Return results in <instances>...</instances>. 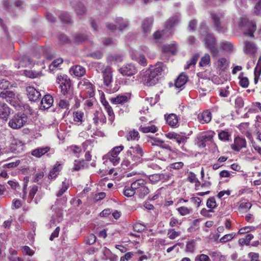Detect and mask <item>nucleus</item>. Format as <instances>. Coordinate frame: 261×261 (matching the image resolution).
Masks as SVG:
<instances>
[{
	"mask_svg": "<svg viewBox=\"0 0 261 261\" xmlns=\"http://www.w3.org/2000/svg\"><path fill=\"white\" fill-rule=\"evenodd\" d=\"M68 181L66 179H65L64 181H62V187L56 194V196L57 197L61 196L64 193V192H65L66 190L68 189Z\"/></svg>",
	"mask_w": 261,
	"mask_h": 261,
	"instance_id": "obj_41",
	"label": "nucleus"
},
{
	"mask_svg": "<svg viewBox=\"0 0 261 261\" xmlns=\"http://www.w3.org/2000/svg\"><path fill=\"white\" fill-rule=\"evenodd\" d=\"M188 180L191 182L195 183L196 187H197L200 184V182L196 178V175L193 173H190L188 177Z\"/></svg>",
	"mask_w": 261,
	"mask_h": 261,
	"instance_id": "obj_57",
	"label": "nucleus"
},
{
	"mask_svg": "<svg viewBox=\"0 0 261 261\" xmlns=\"http://www.w3.org/2000/svg\"><path fill=\"white\" fill-rule=\"evenodd\" d=\"M62 63L63 59L61 58H59L55 60L49 66V70L51 72H53L54 70Z\"/></svg>",
	"mask_w": 261,
	"mask_h": 261,
	"instance_id": "obj_46",
	"label": "nucleus"
},
{
	"mask_svg": "<svg viewBox=\"0 0 261 261\" xmlns=\"http://www.w3.org/2000/svg\"><path fill=\"white\" fill-rule=\"evenodd\" d=\"M179 19L178 16H174L170 17L165 23V29L162 31H156L153 34V38L155 40H159L162 36L168 31H170L179 22Z\"/></svg>",
	"mask_w": 261,
	"mask_h": 261,
	"instance_id": "obj_4",
	"label": "nucleus"
},
{
	"mask_svg": "<svg viewBox=\"0 0 261 261\" xmlns=\"http://www.w3.org/2000/svg\"><path fill=\"white\" fill-rule=\"evenodd\" d=\"M141 162L139 157L126 155L121 163V166L124 169H133Z\"/></svg>",
	"mask_w": 261,
	"mask_h": 261,
	"instance_id": "obj_7",
	"label": "nucleus"
},
{
	"mask_svg": "<svg viewBox=\"0 0 261 261\" xmlns=\"http://www.w3.org/2000/svg\"><path fill=\"white\" fill-rule=\"evenodd\" d=\"M54 99L50 95L44 96L41 101L40 108L41 109H48L53 105Z\"/></svg>",
	"mask_w": 261,
	"mask_h": 261,
	"instance_id": "obj_20",
	"label": "nucleus"
},
{
	"mask_svg": "<svg viewBox=\"0 0 261 261\" xmlns=\"http://www.w3.org/2000/svg\"><path fill=\"white\" fill-rule=\"evenodd\" d=\"M188 76L184 73L180 74L175 81V87L177 88H181L188 81Z\"/></svg>",
	"mask_w": 261,
	"mask_h": 261,
	"instance_id": "obj_30",
	"label": "nucleus"
},
{
	"mask_svg": "<svg viewBox=\"0 0 261 261\" xmlns=\"http://www.w3.org/2000/svg\"><path fill=\"white\" fill-rule=\"evenodd\" d=\"M62 214L60 212L56 215H53L49 223L50 227L55 226L57 223H59L61 220Z\"/></svg>",
	"mask_w": 261,
	"mask_h": 261,
	"instance_id": "obj_37",
	"label": "nucleus"
},
{
	"mask_svg": "<svg viewBox=\"0 0 261 261\" xmlns=\"http://www.w3.org/2000/svg\"><path fill=\"white\" fill-rule=\"evenodd\" d=\"M181 224V220H178L177 218H175V217H172L171 218V219H170V222H169V226L170 227H174V226H176L177 225H180Z\"/></svg>",
	"mask_w": 261,
	"mask_h": 261,
	"instance_id": "obj_59",
	"label": "nucleus"
},
{
	"mask_svg": "<svg viewBox=\"0 0 261 261\" xmlns=\"http://www.w3.org/2000/svg\"><path fill=\"white\" fill-rule=\"evenodd\" d=\"M57 83L60 85L61 92L64 95L70 93L71 81L66 75H60L57 77Z\"/></svg>",
	"mask_w": 261,
	"mask_h": 261,
	"instance_id": "obj_6",
	"label": "nucleus"
},
{
	"mask_svg": "<svg viewBox=\"0 0 261 261\" xmlns=\"http://www.w3.org/2000/svg\"><path fill=\"white\" fill-rule=\"evenodd\" d=\"M195 261H210V259L207 255L201 254L195 257Z\"/></svg>",
	"mask_w": 261,
	"mask_h": 261,
	"instance_id": "obj_64",
	"label": "nucleus"
},
{
	"mask_svg": "<svg viewBox=\"0 0 261 261\" xmlns=\"http://www.w3.org/2000/svg\"><path fill=\"white\" fill-rule=\"evenodd\" d=\"M62 168L61 165L59 164L56 166L50 172L49 174V178L53 179L55 178L59 174V171Z\"/></svg>",
	"mask_w": 261,
	"mask_h": 261,
	"instance_id": "obj_43",
	"label": "nucleus"
},
{
	"mask_svg": "<svg viewBox=\"0 0 261 261\" xmlns=\"http://www.w3.org/2000/svg\"><path fill=\"white\" fill-rule=\"evenodd\" d=\"M139 130L143 132V133H154L158 130V128L154 125H151L150 126H143L141 125L139 128Z\"/></svg>",
	"mask_w": 261,
	"mask_h": 261,
	"instance_id": "obj_35",
	"label": "nucleus"
},
{
	"mask_svg": "<svg viewBox=\"0 0 261 261\" xmlns=\"http://www.w3.org/2000/svg\"><path fill=\"white\" fill-rule=\"evenodd\" d=\"M229 61L225 58H221L216 63L217 68L221 71L225 70L228 67Z\"/></svg>",
	"mask_w": 261,
	"mask_h": 261,
	"instance_id": "obj_31",
	"label": "nucleus"
},
{
	"mask_svg": "<svg viewBox=\"0 0 261 261\" xmlns=\"http://www.w3.org/2000/svg\"><path fill=\"white\" fill-rule=\"evenodd\" d=\"M10 149L13 153H20L23 149V144L21 141L15 140L11 144Z\"/></svg>",
	"mask_w": 261,
	"mask_h": 261,
	"instance_id": "obj_21",
	"label": "nucleus"
},
{
	"mask_svg": "<svg viewBox=\"0 0 261 261\" xmlns=\"http://www.w3.org/2000/svg\"><path fill=\"white\" fill-rule=\"evenodd\" d=\"M129 98V96L128 94H121L118 95L116 97L112 98L111 101L114 104H122L127 102Z\"/></svg>",
	"mask_w": 261,
	"mask_h": 261,
	"instance_id": "obj_28",
	"label": "nucleus"
},
{
	"mask_svg": "<svg viewBox=\"0 0 261 261\" xmlns=\"http://www.w3.org/2000/svg\"><path fill=\"white\" fill-rule=\"evenodd\" d=\"M0 97L11 103L17 98V95L12 91L4 90L0 93Z\"/></svg>",
	"mask_w": 261,
	"mask_h": 261,
	"instance_id": "obj_18",
	"label": "nucleus"
},
{
	"mask_svg": "<svg viewBox=\"0 0 261 261\" xmlns=\"http://www.w3.org/2000/svg\"><path fill=\"white\" fill-rule=\"evenodd\" d=\"M165 136L169 139L174 140L179 144L185 143L187 139V137L182 133L177 134L170 132L166 134Z\"/></svg>",
	"mask_w": 261,
	"mask_h": 261,
	"instance_id": "obj_13",
	"label": "nucleus"
},
{
	"mask_svg": "<svg viewBox=\"0 0 261 261\" xmlns=\"http://www.w3.org/2000/svg\"><path fill=\"white\" fill-rule=\"evenodd\" d=\"M153 19L152 17H147L142 22L141 30L145 34L149 33L151 30Z\"/></svg>",
	"mask_w": 261,
	"mask_h": 261,
	"instance_id": "obj_17",
	"label": "nucleus"
},
{
	"mask_svg": "<svg viewBox=\"0 0 261 261\" xmlns=\"http://www.w3.org/2000/svg\"><path fill=\"white\" fill-rule=\"evenodd\" d=\"M144 184H146L145 181L144 179H139L136 180L131 184V188L135 190L136 193Z\"/></svg>",
	"mask_w": 261,
	"mask_h": 261,
	"instance_id": "obj_36",
	"label": "nucleus"
},
{
	"mask_svg": "<svg viewBox=\"0 0 261 261\" xmlns=\"http://www.w3.org/2000/svg\"><path fill=\"white\" fill-rule=\"evenodd\" d=\"M238 78L239 79V84L242 87L245 88L248 87L249 84V80L247 77L244 76L243 72L240 74Z\"/></svg>",
	"mask_w": 261,
	"mask_h": 261,
	"instance_id": "obj_39",
	"label": "nucleus"
},
{
	"mask_svg": "<svg viewBox=\"0 0 261 261\" xmlns=\"http://www.w3.org/2000/svg\"><path fill=\"white\" fill-rule=\"evenodd\" d=\"M229 88L228 86H226L224 88H221L219 91L220 96L223 97H227L229 94Z\"/></svg>",
	"mask_w": 261,
	"mask_h": 261,
	"instance_id": "obj_61",
	"label": "nucleus"
},
{
	"mask_svg": "<svg viewBox=\"0 0 261 261\" xmlns=\"http://www.w3.org/2000/svg\"><path fill=\"white\" fill-rule=\"evenodd\" d=\"M200 32L201 35H205L203 41L205 47L210 51L214 57L217 56L219 50L217 47L216 39L212 34L207 33L204 23L201 24Z\"/></svg>",
	"mask_w": 261,
	"mask_h": 261,
	"instance_id": "obj_2",
	"label": "nucleus"
},
{
	"mask_svg": "<svg viewBox=\"0 0 261 261\" xmlns=\"http://www.w3.org/2000/svg\"><path fill=\"white\" fill-rule=\"evenodd\" d=\"M246 142L244 138L237 137H236L234 140V143L231 146V148L235 151H239L242 148L245 147Z\"/></svg>",
	"mask_w": 261,
	"mask_h": 261,
	"instance_id": "obj_19",
	"label": "nucleus"
},
{
	"mask_svg": "<svg viewBox=\"0 0 261 261\" xmlns=\"http://www.w3.org/2000/svg\"><path fill=\"white\" fill-rule=\"evenodd\" d=\"M96 236L93 234H90L87 236L85 241L86 244L89 245H92L93 244L96 242Z\"/></svg>",
	"mask_w": 261,
	"mask_h": 261,
	"instance_id": "obj_63",
	"label": "nucleus"
},
{
	"mask_svg": "<svg viewBox=\"0 0 261 261\" xmlns=\"http://www.w3.org/2000/svg\"><path fill=\"white\" fill-rule=\"evenodd\" d=\"M212 18L213 22L217 30L219 32L224 33L226 30V28L221 25L220 19L222 16L221 13H212Z\"/></svg>",
	"mask_w": 261,
	"mask_h": 261,
	"instance_id": "obj_14",
	"label": "nucleus"
},
{
	"mask_svg": "<svg viewBox=\"0 0 261 261\" xmlns=\"http://www.w3.org/2000/svg\"><path fill=\"white\" fill-rule=\"evenodd\" d=\"M144 154V151L142 148L137 144L135 146H131L126 152V155H133L139 157L140 160L142 161V156Z\"/></svg>",
	"mask_w": 261,
	"mask_h": 261,
	"instance_id": "obj_11",
	"label": "nucleus"
},
{
	"mask_svg": "<svg viewBox=\"0 0 261 261\" xmlns=\"http://www.w3.org/2000/svg\"><path fill=\"white\" fill-rule=\"evenodd\" d=\"M94 115L93 120L95 123H98V122H100L104 124L106 122V117L102 112L96 111Z\"/></svg>",
	"mask_w": 261,
	"mask_h": 261,
	"instance_id": "obj_32",
	"label": "nucleus"
},
{
	"mask_svg": "<svg viewBox=\"0 0 261 261\" xmlns=\"http://www.w3.org/2000/svg\"><path fill=\"white\" fill-rule=\"evenodd\" d=\"M215 135V133L214 132L210 131L205 134L199 136L197 139V145L200 147H205L207 142L213 141V137Z\"/></svg>",
	"mask_w": 261,
	"mask_h": 261,
	"instance_id": "obj_9",
	"label": "nucleus"
},
{
	"mask_svg": "<svg viewBox=\"0 0 261 261\" xmlns=\"http://www.w3.org/2000/svg\"><path fill=\"white\" fill-rule=\"evenodd\" d=\"M28 119V116L24 114H15L10 119L8 125L12 129H18L27 123Z\"/></svg>",
	"mask_w": 261,
	"mask_h": 261,
	"instance_id": "obj_3",
	"label": "nucleus"
},
{
	"mask_svg": "<svg viewBox=\"0 0 261 261\" xmlns=\"http://www.w3.org/2000/svg\"><path fill=\"white\" fill-rule=\"evenodd\" d=\"M165 118L167 123L170 126L175 127L178 126V119L176 115L170 114L167 116L165 115Z\"/></svg>",
	"mask_w": 261,
	"mask_h": 261,
	"instance_id": "obj_26",
	"label": "nucleus"
},
{
	"mask_svg": "<svg viewBox=\"0 0 261 261\" xmlns=\"http://www.w3.org/2000/svg\"><path fill=\"white\" fill-rule=\"evenodd\" d=\"M210 63V56L208 54H205L203 56L199 63V65L201 67L206 66Z\"/></svg>",
	"mask_w": 261,
	"mask_h": 261,
	"instance_id": "obj_45",
	"label": "nucleus"
},
{
	"mask_svg": "<svg viewBox=\"0 0 261 261\" xmlns=\"http://www.w3.org/2000/svg\"><path fill=\"white\" fill-rule=\"evenodd\" d=\"M135 193V190L131 188V186L130 187H125L123 191L124 195L127 197H132L134 196Z\"/></svg>",
	"mask_w": 261,
	"mask_h": 261,
	"instance_id": "obj_56",
	"label": "nucleus"
},
{
	"mask_svg": "<svg viewBox=\"0 0 261 261\" xmlns=\"http://www.w3.org/2000/svg\"><path fill=\"white\" fill-rule=\"evenodd\" d=\"M34 64L33 61L27 56H22L18 64L15 63V66L19 68L20 67H30Z\"/></svg>",
	"mask_w": 261,
	"mask_h": 261,
	"instance_id": "obj_22",
	"label": "nucleus"
},
{
	"mask_svg": "<svg viewBox=\"0 0 261 261\" xmlns=\"http://www.w3.org/2000/svg\"><path fill=\"white\" fill-rule=\"evenodd\" d=\"M244 44L243 50L245 54L254 55L257 52V48L254 43L249 41H245Z\"/></svg>",
	"mask_w": 261,
	"mask_h": 261,
	"instance_id": "obj_16",
	"label": "nucleus"
},
{
	"mask_svg": "<svg viewBox=\"0 0 261 261\" xmlns=\"http://www.w3.org/2000/svg\"><path fill=\"white\" fill-rule=\"evenodd\" d=\"M139 133L138 131L135 130H133L130 131L127 135L126 136V138L127 141L134 140L136 139H138L139 137Z\"/></svg>",
	"mask_w": 261,
	"mask_h": 261,
	"instance_id": "obj_44",
	"label": "nucleus"
},
{
	"mask_svg": "<svg viewBox=\"0 0 261 261\" xmlns=\"http://www.w3.org/2000/svg\"><path fill=\"white\" fill-rule=\"evenodd\" d=\"M176 210L181 216H186L190 214L192 212V209L191 208H188L185 206L179 207Z\"/></svg>",
	"mask_w": 261,
	"mask_h": 261,
	"instance_id": "obj_48",
	"label": "nucleus"
},
{
	"mask_svg": "<svg viewBox=\"0 0 261 261\" xmlns=\"http://www.w3.org/2000/svg\"><path fill=\"white\" fill-rule=\"evenodd\" d=\"M79 86L81 88H83V86H86L88 90V91H86L88 94V96H90V97L93 96L94 91L93 90L92 85L91 83L88 81L81 82L79 84Z\"/></svg>",
	"mask_w": 261,
	"mask_h": 261,
	"instance_id": "obj_33",
	"label": "nucleus"
},
{
	"mask_svg": "<svg viewBox=\"0 0 261 261\" xmlns=\"http://www.w3.org/2000/svg\"><path fill=\"white\" fill-rule=\"evenodd\" d=\"M162 72L163 69L161 65L148 69L143 73L144 84L147 86L154 85L158 82Z\"/></svg>",
	"mask_w": 261,
	"mask_h": 261,
	"instance_id": "obj_1",
	"label": "nucleus"
},
{
	"mask_svg": "<svg viewBox=\"0 0 261 261\" xmlns=\"http://www.w3.org/2000/svg\"><path fill=\"white\" fill-rule=\"evenodd\" d=\"M133 228L134 231L138 232H141L145 229L146 227L142 224L137 223L134 225Z\"/></svg>",
	"mask_w": 261,
	"mask_h": 261,
	"instance_id": "obj_60",
	"label": "nucleus"
},
{
	"mask_svg": "<svg viewBox=\"0 0 261 261\" xmlns=\"http://www.w3.org/2000/svg\"><path fill=\"white\" fill-rule=\"evenodd\" d=\"M195 249V243L193 241L187 242L186 244V251L188 252L193 253Z\"/></svg>",
	"mask_w": 261,
	"mask_h": 261,
	"instance_id": "obj_62",
	"label": "nucleus"
},
{
	"mask_svg": "<svg viewBox=\"0 0 261 261\" xmlns=\"http://www.w3.org/2000/svg\"><path fill=\"white\" fill-rule=\"evenodd\" d=\"M61 21L65 23H69L71 22V18L69 14L67 12H62L60 16Z\"/></svg>",
	"mask_w": 261,
	"mask_h": 261,
	"instance_id": "obj_51",
	"label": "nucleus"
},
{
	"mask_svg": "<svg viewBox=\"0 0 261 261\" xmlns=\"http://www.w3.org/2000/svg\"><path fill=\"white\" fill-rule=\"evenodd\" d=\"M75 10L76 12L77 15H82L85 14L86 9L85 6L82 3H80L77 4L75 7Z\"/></svg>",
	"mask_w": 261,
	"mask_h": 261,
	"instance_id": "obj_50",
	"label": "nucleus"
},
{
	"mask_svg": "<svg viewBox=\"0 0 261 261\" xmlns=\"http://www.w3.org/2000/svg\"><path fill=\"white\" fill-rule=\"evenodd\" d=\"M123 149L124 146L122 145L114 147L107 154L109 161L114 166H116L119 163L120 159L118 157V155Z\"/></svg>",
	"mask_w": 261,
	"mask_h": 261,
	"instance_id": "obj_8",
	"label": "nucleus"
},
{
	"mask_svg": "<svg viewBox=\"0 0 261 261\" xmlns=\"http://www.w3.org/2000/svg\"><path fill=\"white\" fill-rule=\"evenodd\" d=\"M70 72L71 74L74 75L75 76H82L86 73L85 69L81 66L75 65L70 69Z\"/></svg>",
	"mask_w": 261,
	"mask_h": 261,
	"instance_id": "obj_27",
	"label": "nucleus"
},
{
	"mask_svg": "<svg viewBox=\"0 0 261 261\" xmlns=\"http://www.w3.org/2000/svg\"><path fill=\"white\" fill-rule=\"evenodd\" d=\"M27 93L28 98L32 101H36L38 100L40 97V92L37 90L33 87H28L27 88Z\"/></svg>",
	"mask_w": 261,
	"mask_h": 261,
	"instance_id": "obj_15",
	"label": "nucleus"
},
{
	"mask_svg": "<svg viewBox=\"0 0 261 261\" xmlns=\"http://www.w3.org/2000/svg\"><path fill=\"white\" fill-rule=\"evenodd\" d=\"M235 236L236 233L233 232L229 234H226L220 239V242L221 243H226L233 239Z\"/></svg>",
	"mask_w": 261,
	"mask_h": 261,
	"instance_id": "obj_53",
	"label": "nucleus"
},
{
	"mask_svg": "<svg viewBox=\"0 0 261 261\" xmlns=\"http://www.w3.org/2000/svg\"><path fill=\"white\" fill-rule=\"evenodd\" d=\"M198 121L201 123H208L212 119V114L209 110H206L198 115Z\"/></svg>",
	"mask_w": 261,
	"mask_h": 261,
	"instance_id": "obj_25",
	"label": "nucleus"
},
{
	"mask_svg": "<svg viewBox=\"0 0 261 261\" xmlns=\"http://www.w3.org/2000/svg\"><path fill=\"white\" fill-rule=\"evenodd\" d=\"M112 69L109 66L106 67L102 71L104 85L109 87L112 82L113 74Z\"/></svg>",
	"mask_w": 261,
	"mask_h": 261,
	"instance_id": "obj_12",
	"label": "nucleus"
},
{
	"mask_svg": "<svg viewBox=\"0 0 261 261\" xmlns=\"http://www.w3.org/2000/svg\"><path fill=\"white\" fill-rule=\"evenodd\" d=\"M239 26L242 29H246L247 31L245 34L251 37H253V33L256 30V23L253 21H249L248 18L243 17L240 18L239 21Z\"/></svg>",
	"mask_w": 261,
	"mask_h": 261,
	"instance_id": "obj_5",
	"label": "nucleus"
},
{
	"mask_svg": "<svg viewBox=\"0 0 261 261\" xmlns=\"http://www.w3.org/2000/svg\"><path fill=\"white\" fill-rule=\"evenodd\" d=\"M50 148L48 147H38L33 150L31 154L32 155L36 158H40L43 155L48 152Z\"/></svg>",
	"mask_w": 261,
	"mask_h": 261,
	"instance_id": "obj_29",
	"label": "nucleus"
},
{
	"mask_svg": "<svg viewBox=\"0 0 261 261\" xmlns=\"http://www.w3.org/2000/svg\"><path fill=\"white\" fill-rule=\"evenodd\" d=\"M168 238L171 240H173L180 235V231H176L174 229L170 228L168 230Z\"/></svg>",
	"mask_w": 261,
	"mask_h": 261,
	"instance_id": "obj_49",
	"label": "nucleus"
},
{
	"mask_svg": "<svg viewBox=\"0 0 261 261\" xmlns=\"http://www.w3.org/2000/svg\"><path fill=\"white\" fill-rule=\"evenodd\" d=\"M10 114V109L5 103L0 102V118L6 121Z\"/></svg>",
	"mask_w": 261,
	"mask_h": 261,
	"instance_id": "obj_23",
	"label": "nucleus"
},
{
	"mask_svg": "<svg viewBox=\"0 0 261 261\" xmlns=\"http://www.w3.org/2000/svg\"><path fill=\"white\" fill-rule=\"evenodd\" d=\"M85 166H87L86 163L84 161H77L75 160L74 165V169L75 170H79L84 168Z\"/></svg>",
	"mask_w": 261,
	"mask_h": 261,
	"instance_id": "obj_52",
	"label": "nucleus"
},
{
	"mask_svg": "<svg viewBox=\"0 0 261 261\" xmlns=\"http://www.w3.org/2000/svg\"><path fill=\"white\" fill-rule=\"evenodd\" d=\"M220 48L227 54L232 53L234 49L233 44L227 41H223L220 44Z\"/></svg>",
	"mask_w": 261,
	"mask_h": 261,
	"instance_id": "obj_24",
	"label": "nucleus"
},
{
	"mask_svg": "<svg viewBox=\"0 0 261 261\" xmlns=\"http://www.w3.org/2000/svg\"><path fill=\"white\" fill-rule=\"evenodd\" d=\"M68 149L70 151H71L76 157H79V154L82 151L81 148L76 145L71 146L68 147Z\"/></svg>",
	"mask_w": 261,
	"mask_h": 261,
	"instance_id": "obj_54",
	"label": "nucleus"
},
{
	"mask_svg": "<svg viewBox=\"0 0 261 261\" xmlns=\"http://www.w3.org/2000/svg\"><path fill=\"white\" fill-rule=\"evenodd\" d=\"M218 137L219 139L221 141H226L229 140L230 135L228 132L223 130L219 133Z\"/></svg>",
	"mask_w": 261,
	"mask_h": 261,
	"instance_id": "obj_55",
	"label": "nucleus"
},
{
	"mask_svg": "<svg viewBox=\"0 0 261 261\" xmlns=\"http://www.w3.org/2000/svg\"><path fill=\"white\" fill-rule=\"evenodd\" d=\"M120 72L123 75L132 76L138 72V69L134 64L130 63L123 65L119 69Z\"/></svg>",
	"mask_w": 261,
	"mask_h": 261,
	"instance_id": "obj_10",
	"label": "nucleus"
},
{
	"mask_svg": "<svg viewBox=\"0 0 261 261\" xmlns=\"http://www.w3.org/2000/svg\"><path fill=\"white\" fill-rule=\"evenodd\" d=\"M115 22L118 26V29L119 30L122 31L125 28L127 27L129 25V21L126 19H124L121 17H119L116 19Z\"/></svg>",
	"mask_w": 261,
	"mask_h": 261,
	"instance_id": "obj_34",
	"label": "nucleus"
},
{
	"mask_svg": "<svg viewBox=\"0 0 261 261\" xmlns=\"http://www.w3.org/2000/svg\"><path fill=\"white\" fill-rule=\"evenodd\" d=\"M136 60L140 64L143 66H146L147 65V60L143 55L139 54L138 56L136 57Z\"/></svg>",
	"mask_w": 261,
	"mask_h": 261,
	"instance_id": "obj_58",
	"label": "nucleus"
},
{
	"mask_svg": "<svg viewBox=\"0 0 261 261\" xmlns=\"http://www.w3.org/2000/svg\"><path fill=\"white\" fill-rule=\"evenodd\" d=\"M163 50L165 52L171 53L172 54H174L176 51V46L174 44L164 45Z\"/></svg>",
	"mask_w": 261,
	"mask_h": 261,
	"instance_id": "obj_47",
	"label": "nucleus"
},
{
	"mask_svg": "<svg viewBox=\"0 0 261 261\" xmlns=\"http://www.w3.org/2000/svg\"><path fill=\"white\" fill-rule=\"evenodd\" d=\"M199 55L198 54H194L191 58L190 61L187 62V65L185 66V69H187L190 68L192 66H194L197 63Z\"/></svg>",
	"mask_w": 261,
	"mask_h": 261,
	"instance_id": "obj_38",
	"label": "nucleus"
},
{
	"mask_svg": "<svg viewBox=\"0 0 261 261\" xmlns=\"http://www.w3.org/2000/svg\"><path fill=\"white\" fill-rule=\"evenodd\" d=\"M150 191L147 187L146 186V184H144L143 186L140 189L139 191L136 193L138 196L140 198H143L146 196Z\"/></svg>",
	"mask_w": 261,
	"mask_h": 261,
	"instance_id": "obj_40",
	"label": "nucleus"
},
{
	"mask_svg": "<svg viewBox=\"0 0 261 261\" xmlns=\"http://www.w3.org/2000/svg\"><path fill=\"white\" fill-rule=\"evenodd\" d=\"M84 117V113L81 111H76L73 113V121L81 123Z\"/></svg>",
	"mask_w": 261,
	"mask_h": 261,
	"instance_id": "obj_42",
	"label": "nucleus"
}]
</instances>
